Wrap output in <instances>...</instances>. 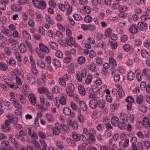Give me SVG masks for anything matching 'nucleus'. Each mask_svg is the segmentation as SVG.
<instances>
[{
	"label": "nucleus",
	"instance_id": "a19ab883",
	"mask_svg": "<svg viewBox=\"0 0 150 150\" xmlns=\"http://www.w3.org/2000/svg\"><path fill=\"white\" fill-rule=\"evenodd\" d=\"M46 20L49 24L53 25L54 24V22L51 20V17L49 15H46L45 16Z\"/></svg>",
	"mask_w": 150,
	"mask_h": 150
},
{
	"label": "nucleus",
	"instance_id": "412c9836",
	"mask_svg": "<svg viewBox=\"0 0 150 150\" xmlns=\"http://www.w3.org/2000/svg\"><path fill=\"white\" fill-rule=\"evenodd\" d=\"M52 63L55 66L57 67H60L61 66L60 61L56 59H53Z\"/></svg>",
	"mask_w": 150,
	"mask_h": 150
},
{
	"label": "nucleus",
	"instance_id": "20e7f679",
	"mask_svg": "<svg viewBox=\"0 0 150 150\" xmlns=\"http://www.w3.org/2000/svg\"><path fill=\"white\" fill-rule=\"evenodd\" d=\"M138 27L140 30L144 31L147 30L148 25L145 23L141 22L139 23Z\"/></svg>",
	"mask_w": 150,
	"mask_h": 150
},
{
	"label": "nucleus",
	"instance_id": "2f4dec72",
	"mask_svg": "<svg viewBox=\"0 0 150 150\" xmlns=\"http://www.w3.org/2000/svg\"><path fill=\"white\" fill-rule=\"evenodd\" d=\"M96 65L95 64L92 62L89 66V69L92 72L96 71Z\"/></svg>",
	"mask_w": 150,
	"mask_h": 150
},
{
	"label": "nucleus",
	"instance_id": "39448f33",
	"mask_svg": "<svg viewBox=\"0 0 150 150\" xmlns=\"http://www.w3.org/2000/svg\"><path fill=\"white\" fill-rule=\"evenodd\" d=\"M129 32L133 34H135L137 33L139 31L137 25L134 24H132L129 28Z\"/></svg>",
	"mask_w": 150,
	"mask_h": 150
},
{
	"label": "nucleus",
	"instance_id": "c9c22d12",
	"mask_svg": "<svg viewBox=\"0 0 150 150\" xmlns=\"http://www.w3.org/2000/svg\"><path fill=\"white\" fill-rule=\"evenodd\" d=\"M87 145L88 144L86 143H83L81 145L78 146V150H85L86 147L87 146Z\"/></svg>",
	"mask_w": 150,
	"mask_h": 150
},
{
	"label": "nucleus",
	"instance_id": "f8f14e48",
	"mask_svg": "<svg viewBox=\"0 0 150 150\" xmlns=\"http://www.w3.org/2000/svg\"><path fill=\"white\" fill-rule=\"evenodd\" d=\"M28 98L31 103L35 105L36 103V98L33 94H30L28 96Z\"/></svg>",
	"mask_w": 150,
	"mask_h": 150
},
{
	"label": "nucleus",
	"instance_id": "e433bc0d",
	"mask_svg": "<svg viewBox=\"0 0 150 150\" xmlns=\"http://www.w3.org/2000/svg\"><path fill=\"white\" fill-rule=\"evenodd\" d=\"M60 103L62 105H64L66 103V97L65 96H63L60 98L59 100Z\"/></svg>",
	"mask_w": 150,
	"mask_h": 150
},
{
	"label": "nucleus",
	"instance_id": "4c0bfd02",
	"mask_svg": "<svg viewBox=\"0 0 150 150\" xmlns=\"http://www.w3.org/2000/svg\"><path fill=\"white\" fill-rule=\"evenodd\" d=\"M50 45L53 50H56L58 48V45L54 42H50Z\"/></svg>",
	"mask_w": 150,
	"mask_h": 150
},
{
	"label": "nucleus",
	"instance_id": "1a4fd4ad",
	"mask_svg": "<svg viewBox=\"0 0 150 150\" xmlns=\"http://www.w3.org/2000/svg\"><path fill=\"white\" fill-rule=\"evenodd\" d=\"M39 47L40 50L42 51L47 54L49 53V50L48 48L43 43H40Z\"/></svg>",
	"mask_w": 150,
	"mask_h": 150
},
{
	"label": "nucleus",
	"instance_id": "a18cd8bd",
	"mask_svg": "<svg viewBox=\"0 0 150 150\" xmlns=\"http://www.w3.org/2000/svg\"><path fill=\"white\" fill-rule=\"evenodd\" d=\"M123 49L125 52H128L130 50V47L129 44H126L123 46Z\"/></svg>",
	"mask_w": 150,
	"mask_h": 150
},
{
	"label": "nucleus",
	"instance_id": "473e14b6",
	"mask_svg": "<svg viewBox=\"0 0 150 150\" xmlns=\"http://www.w3.org/2000/svg\"><path fill=\"white\" fill-rule=\"evenodd\" d=\"M143 100V97L142 95L137 96L136 97V101L137 103L141 104Z\"/></svg>",
	"mask_w": 150,
	"mask_h": 150
},
{
	"label": "nucleus",
	"instance_id": "3c124183",
	"mask_svg": "<svg viewBox=\"0 0 150 150\" xmlns=\"http://www.w3.org/2000/svg\"><path fill=\"white\" fill-rule=\"evenodd\" d=\"M51 127L52 129H55L57 130L60 131L61 129L60 127H61V125H60L58 123H56L55 125V127L53 128L52 126H50Z\"/></svg>",
	"mask_w": 150,
	"mask_h": 150
},
{
	"label": "nucleus",
	"instance_id": "72a5a7b5",
	"mask_svg": "<svg viewBox=\"0 0 150 150\" xmlns=\"http://www.w3.org/2000/svg\"><path fill=\"white\" fill-rule=\"evenodd\" d=\"M37 64L38 66L42 69L45 67V65L44 62H42V60H37Z\"/></svg>",
	"mask_w": 150,
	"mask_h": 150
},
{
	"label": "nucleus",
	"instance_id": "cd10ccee",
	"mask_svg": "<svg viewBox=\"0 0 150 150\" xmlns=\"http://www.w3.org/2000/svg\"><path fill=\"white\" fill-rule=\"evenodd\" d=\"M16 101H14L13 104L14 107L19 110H21L22 109V106L20 105L19 101L18 100Z\"/></svg>",
	"mask_w": 150,
	"mask_h": 150
},
{
	"label": "nucleus",
	"instance_id": "49530a36",
	"mask_svg": "<svg viewBox=\"0 0 150 150\" xmlns=\"http://www.w3.org/2000/svg\"><path fill=\"white\" fill-rule=\"evenodd\" d=\"M62 80H64L65 81L69 80L71 79L70 75L69 74H65L61 78Z\"/></svg>",
	"mask_w": 150,
	"mask_h": 150
},
{
	"label": "nucleus",
	"instance_id": "0eeeda50",
	"mask_svg": "<svg viewBox=\"0 0 150 150\" xmlns=\"http://www.w3.org/2000/svg\"><path fill=\"white\" fill-rule=\"evenodd\" d=\"M6 84L10 88L13 90H17L18 88L17 84L15 83H12L10 82H5Z\"/></svg>",
	"mask_w": 150,
	"mask_h": 150
},
{
	"label": "nucleus",
	"instance_id": "4468645a",
	"mask_svg": "<svg viewBox=\"0 0 150 150\" xmlns=\"http://www.w3.org/2000/svg\"><path fill=\"white\" fill-rule=\"evenodd\" d=\"M119 119L118 117L116 116H114L111 119V121L112 124V125L116 126H117L118 124Z\"/></svg>",
	"mask_w": 150,
	"mask_h": 150
},
{
	"label": "nucleus",
	"instance_id": "603ef678",
	"mask_svg": "<svg viewBox=\"0 0 150 150\" xmlns=\"http://www.w3.org/2000/svg\"><path fill=\"white\" fill-rule=\"evenodd\" d=\"M112 29L108 28L106 30L105 32V35L107 38L109 37L112 33Z\"/></svg>",
	"mask_w": 150,
	"mask_h": 150
},
{
	"label": "nucleus",
	"instance_id": "b1692460",
	"mask_svg": "<svg viewBox=\"0 0 150 150\" xmlns=\"http://www.w3.org/2000/svg\"><path fill=\"white\" fill-rule=\"evenodd\" d=\"M70 38H66L65 39V41L67 45L71 46L72 45V43L71 41H74V39L72 37H69Z\"/></svg>",
	"mask_w": 150,
	"mask_h": 150
},
{
	"label": "nucleus",
	"instance_id": "774afa93",
	"mask_svg": "<svg viewBox=\"0 0 150 150\" xmlns=\"http://www.w3.org/2000/svg\"><path fill=\"white\" fill-rule=\"evenodd\" d=\"M96 27L95 25H88V30L91 31H93L95 30Z\"/></svg>",
	"mask_w": 150,
	"mask_h": 150
},
{
	"label": "nucleus",
	"instance_id": "bb28decb",
	"mask_svg": "<svg viewBox=\"0 0 150 150\" xmlns=\"http://www.w3.org/2000/svg\"><path fill=\"white\" fill-rule=\"evenodd\" d=\"M125 122H119L118 124L119 128L121 129H126V124Z\"/></svg>",
	"mask_w": 150,
	"mask_h": 150
},
{
	"label": "nucleus",
	"instance_id": "6ab92c4d",
	"mask_svg": "<svg viewBox=\"0 0 150 150\" xmlns=\"http://www.w3.org/2000/svg\"><path fill=\"white\" fill-rule=\"evenodd\" d=\"M67 142L70 146L74 148L76 146L75 142L73 139L68 138L67 139Z\"/></svg>",
	"mask_w": 150,
	"mask_h": 150
},
{
	"label": "nucleus",
	"instance_id": "7c9ffc66",
	"mask_svg": "<svg viewBox=\"0 0 150 150\" xmlns=\"http://www.w3.org/2000/svg\"><path fill=\"white\" fill-rule=\"evenodd\" d=\"M92 21V18L89 15H87L84 18V21L86 23H90Z\"/></svg>",
	"mask_w": 150,
	"mask_h": 150
},
{
	"label": "nucleus",
	"instance_id": "de8ad7c7",
	"mask_svg": "<svg viewBox=\"0 0 150 150\" xmlns=\"http://www.w3.org/2000/svg\"><path fill=\"white\" fill-rule=\"evenodd\" d=\"M110 46L113 49H115L117 47V42L111 41L110 42Z\"/></svg>",
	"mask_w": 150,
	"mask_h": 150
},
{
	"label": "nucleus",
	"instance_id": "58836bf2",
	"mask_svg": "<svg viewBox=\"0 0 150 150\" xmlns=\"http://www.w3.org/2000/svg\"><path fill=\"white\" fill-rule=\"evenodd\" d=\"M15 56L17 60L20 62L22 61L21 54L18 52H16L15 53Z\"/></svg>",
	"mask_w": 150,
	"mask_h": 150
},
{
	"label": "nucleus",
	"instance_id": "c756f323",
	"mask_svg": "<svg viewBox=\"0 0 150 150\" xmlns=\"http://www.w3.org/2000/svg\"><path fill=\"white\" fill-rule=\"evenodd\" d=\"M66 6L65 9H66L67 10V14H70L72 11V8L69 5L67 2H66V6Z\"/></svg>",
	"mask_w": 150,
	"mask_h": 150
},
{
	"label": "nucleus",
	"instance_id": "f03ea898",
	"mask_svg": "<svg viewBox=\"0 0 150 150\" xmlns=\"http://www.w3.org/2000/svg\"><path fill=\"white\" fill-rule=\"evenodd\" d=\"M86 70L85 69H83L81 72L77 73L76 79L78 81L81 82L82 81V78L86 77Z\"/></svg>",
	"mask_w": 150,
	"mask_h": 150
},
{
	"label": "nucleus",
	"instance_id": "393cba45",
	"mask_svg": "<svg viewBox=\"0 0 150 150\" xmlns=\"http://www.w3.org/2000/svg\"><path fill=\"white\" fill-rule=\"evenodd\" d=\"M77 61L79 64H83L85 62L86 59L83 56H80L78 58Z\"/></svg>",
	"mask_w": 150,
	"mask_h": 150
},
{
	"label": "nucleus",
	"instance_id": "4be33fe9",
	"mask_svg": "<svg viewBox=\"0 0 150 150\" xmlns=\"http://www.w3.org/2000/svg\"><path fill=\"white\" fill-rule=\"evenodd\" d=\"M78 89L80 94L81 95L83 96L85 95L86 93L85 89L83 86H78Z\"/></svg>",
	"mask_w": 150,
	"mask_h": 150
},
{
	"label": "nucleus",
	"instance_id": "9b49d317",
	"mask_svg": "<svg viewBox=\"0 0 150 150\" xmlns=\"http://www.w3.org/2000/svg\"><path fill=\"white\" fill-rule=\"evenodd\" d=\"M143 125L146 128L150 127V123L149 119L147 117H145L143 119Z\"/></svg>",
	"mask_w": 150,
	"mask_h": 150
},
{
	"label": "nucleus",
	"instance_id": "c85d7f7f",
	"mask_svg": "<svg viewBox=\"0 0 150 150\" xmlns=\"http://www.w3.org/2000/svg\"><path fill=\"white\" fill-rule=\"evenodd\" d=\"M22 34L23 36L26 39L30 40L31 39V37L30 34L27 31H23Z\"/></svg>",
	"mask_w": 150,
	"mask_h": 150
},
{
	"label": "nucleus",
	"instance_id": "dca6fc26",
	"mask_svg": "<svg viewBox=\"0 0 150 150\" xmlns=\"http://www.w3.org/2000/svg\"><path fill=\"white\" fill-rule=\"evenodd\" d=\"M120 120L123 121L124 122H127L128 120V117L127 114L121 113L120 114Z\"/></svg>",
	"mask_w": 150,
	"mask_h": 150
},
{
	"label": "nucleus",
	"instance_id": "5fc2aeb1",
	"mask_svg": "<svg viewBox=\"0 0 150 150\" xmlns=\"http://www.w3.org/2000/svg\"><path fill=\"white\" fill-rule=\"evenodd\" d=\"M9 64L12 66L15 67L16 65V62L12 58H11L9 61Z\"/></svg>",
	"mask_w": 150,
	"mask_h": 150
},
{
	"label": "nucleus",
	"instance_id": "ddd939ff",
	"mask_svg": "<svg viewBox=\"0 0 150 150\" xmlns=\"http://www.w3.org/2000/svg\"><path fill=\"white\" fill-rule=\"evenodd\" d=\"M37 8L44 9L46 8L47 5L46 2L43 0L40 1Z\"/></svg>",
	"mask_w": 150,
	"mask_h": 150
},
{
	"label": "nucleus",
	"instance_id": "9d476101",
	"mask_svg": "<svg viewBox=\"0 0 150 150\" xmlns=\"http://www.w3.org/2000/svg\"><path fill=\"white\" fill-rule=\"evenodd\" d=\"M105 102L103 100H99L98 101V107L101 109H104L105 110V112L107 113L108 110H106V108H105Z\"/></svg>",
	"mask_w": 150,
	"mask_h": 150
},
{
	"label": "nucleus",
	"instance_id": "09e8293b",
	"mask_svg": "<svg viewBox=\"0 0 150 150\" xmlns=\"http://www.w3.org/2000/svg\"><path fill=\"white\" fill-rule=\"evenodd\" d=\"M92 79V77L91 75H88L86 80L85 83L86 84H89L91 82Z\"/></svg>",
	"mask_w": 150,
	"mask_h": 150
},
{
	"label": "nucleus",
	"instance_id": "79ce46f5",
	"mask_svg": "<svg viewBox=\"0 0 150 150\" xmlns=\"http://www.w3.org/2000/svg\"><path fill=\"white\" fill-rule=\"evenodd\" d=\"M119 106V104L116 103L111 105L110 106L111 111L114 112L115 109H117L118 108Z\"/></svg>",
	"mask_w": 150,
	"mask_h": 150
},
{
	"label": "nucleus",
	"instance_id": "f3484780",
	"mask_svg": "<svg viewBox=\"0 0 150 150\" xmlns=\"http://www.w3.org/2000/svg\"><path fill=\"white\" fill-rule=\"evenodd\" d=\"M135 75L134 73L132 71H130L129 72L127 76V79L130 81H131L134 80L135 78Z\"/></svg>",
	"mask_w": 150,
	"mask_h": 150
},
{
	"label": "nucleus",
	"instance_id": "ea45409f",
	"mask_svg": "<svg viewBox=\"0 0 150 150\" xmlns=\"http://www.w3.org/2000/svg\"><path fill=\"white\" fill-rule=\"evenodd\" d=\"M46 116L47 120L50 122H52L54 121V117L50 114H46Z\"/></svg>",
	"mask_w": 150,
	"mask_h": 150
},
{
	"label": "nucleus",
	"instance_id": "e2e57ef3",
	"mask_svg": "<svg viewBox=\"0 0 150 150\" xmlns=\"http://www.w3.org/2000/svg\"><path fill=\"white\" fill-rule=\"evenodd\" d=\"M144 45L145 47L149 48L150 47V40H147L144 43Z\"/></svg>",
	"mask_w": 150,
	"mask_h": 150
},
{
	"label": "nucleus",
	"instance_id": "864d4df0",
	"mask_svg": "<svg viewBox=\"0 0 150 150\" xmlns=\"http://www.w3.org/2000/svg\"><path fill=\"white\" fill-rule=\"evenodd\" d=\"M65 81L64 80H62V78H59V83L64 87H66L67 86L66 83L65 82Z\"/></svg>",
	"mask_w": 150,
	"mask_h": 150
},
{
	"label": "nucleus",
	"instance_id": "6e6d98bb",
	"mask_svg": "<svg viewBox=\"0 0 150 150\" xmlns=\"http://www.w3.org/2000/svg\"><path fill=\"white\" fill-rule=\"evenodd\" d=\"M8 126H6L3 125L1 127L2 130L4 132H8L11 130L10 127H8Z\"/></svg>",
	"mask_w": 150,
	"mask_h": 150
},
{
	"label": "nucleus",
	"instance_id": "7ed1b4c3",
	"mask_svg": "<svg viewBox=\"0 0 150 150\" xmlns=\"http://www.w3.org/2000/svg\"><path fill=\"white\" fill-rule=\"evenodd\" d=\"M63 112L64 114L66 115H70V117L73 118L74 117V113L71 112V109L68 107L64 108L63 110Z\"/></svg>",
	"mask_w": 150,
	"mask_h": 150
},
{
	"label": "nucleus",
	"instance_id": "69168bd1",
	"mask_svg": "<svg viewBox=\"0 0 150 150\" xmlns=\"http://www.w3.org/2000/svg\"><path fill=\"white\" fill-rule=\"evenodd\" d=\"M96 128L98 131H101L104 129V126L102 124H100L97 126Z\"/></svg>",
	"mask_w": 150,
	"mask_h": 150
},
{
	"label": "nucleus",
	"instance_id": "a878e982",
	"mask_svg": "<svg viewBox=\"0 0 150 150\" xmlns=\"http://www.w3.org/2000/svg\"><path fill=\"white\" fill-rule=\"evenodd\" d=\"M141 54L143 58H148L150 55L146 50H142L141 51Z\"/></svg>",
	"mask_w": 150,
	"mask_h": 150
},
{
	"label": "nucleus",
	"instance_id": "423d86ee",
	"mask_svg": "<svg viewBox=\"0 0 150 150\" xmlns=\"http://www.w3.org/2000/svg\"><path fill=\"white\" fill-rule=\"evenodd\" d=\"M132 148L133 150H143V146L142 143L138 142L137 146L135 144H133L132 146Z\"/></svg>",
	"mask_w": 150,
	"mask_h": 150
},
{
	"label": "nucleus",
	"instance_id": "c03bdc74",
	"mask_svg": "<svg viewBox=\"0 0 150 150\" xmlns=\"http://www.w3.org/2000/svg\"><path fill=\"white\" fill-rule=\"evenodd\" d=\"M126 102L128 103H134L135 101L133 97L130 96H128L126 100Z\"/></svg>",
	"mask_w": 150,
	"mask_h": 150
},
{
	"label": "nucleus",
	"instance_id": "aec40b11",
	"mask_svg": "<svg viewBox=\"0 0 150 150\" xmlns=\"http://www.w3.org/2000/svg\"><path fill=\"white\" fill-rule=\"evenodd\" d=\"M80 108L83 111H86L87 110V105L83 101H82L80 102Z\"/></svg>",
	"mask_w": 150,
	"mask_h": 150
},
{
	"label": "nucleus",
	"instance_id": "338daca9",
	"mask_svg": "<svg viewBox=\"0 0 150 150\" xmlns=\"http://www.w3.org/2000/svg\"><path fill=\"white\" fill-rule=\"evenodd\" d=\"M78 123L76 121H74L73 122V124L72 125V127L74 130H77L78 127Z\"/></svg>",
	"mask_w": 150,
	"mask_h": 150
},
{
	"label": "nucleus",
	"instance_id": "a211bd4d",
	"mask_svg": "<svg viewBox=\"0 0 150 150\" xmlns=\"http://www.w3.org/2000/svg\"><path fill=\"white\" fill-rule=\"evenodd\" d=\"M18 49L22 53H25L26 50L25 45L23 43H21L20 44L18 47Z\"/></svg>",
	"mask_w": 150,
	"mask_h": 150
},
{
	"label": "nucleus",
	"instance_id": "13d9d810",
	"mask_svg": "<svg viewBox=\"0 0 150 150\" xmlns=\"http://www.w3.org/2000/svg\"><path fill=\"white\" fill-rule=\"evenodd\" d=\"M18 118L16 117L13 116V117L11 119V120L10 121V122L12 123L16 124L18 122Z\"/></svg>",
	"mask_w": 150,
	"mask_h": 150
},
{
	"label": "nucleus",
	"instance_id": "0e129e2a",
	"mask_svg": "<svg viewBox=\"0 0 150 150\" xmlns=\"http://www.w3.org/2000/svg\"><path fill=\"white\" fill-rule=\"evenodd\" d=\"M55 55L57 57L59 58H62L63 57V54L62 52L60 51H58L55 53Z\"/></svg>",
	"mask_w": 150,
	"mask_h": 150
},
{
	"label": "nucleus",
	"instance_id": "8fccbe9b",
	"mask_svg": "<svg viewBox=\"0 0 150 150\" xmlns=\"http://www.w3.org/2000/svg\"><path fill=\"white\" fill-rule=\"evenodd\" d=\"M48 90L46 88L44 87H42L38 88V92L41 93H47Z\"/></svg>",
	"mask_w": 150,
	"mask_h": 150
},
{
	"label": "nucleus",
	"instance_id": "bf43d9fd",
	"mask_svg": "<svg viewBox=\"0 0 150 150\" xmlns=\"http://www.w3.org/2000/svg\"><path fill=\"white\" fill-rule=\"evenodd\" d=\"M57 147L59 148L60 149H63L64 148V146L61 141H57Z\"/></svg>",
	"mask_w": 150,
	"mask_h": 150
},
{
	"label": "nucleus",
	"instance_id": "6e6552de",
	"mask_svg": "<svg viewBox=\"0 0 150 150\" xmlns=\"http://www.w3.org/2000/svg\"><path fill=\"white\" fill-rule=\"evenodd\" d=\"M90 107L93 109H96L98 106V101L96 99H93L90 101Z\"/></svg>",
	"mask_w": 150,
	"mask_h": 150
},
{
	"label": "nucleus",
	"instance_id": "37998d69",
	"mask_svg": "<svg viewBox=\"0 0 150 150\" xmlns=\"http://www.w3.org/2000/svg\"><path fill=\"white\" fill-rule=\"evenodd\" d=\"M73 17L75 20L77 21H80L82 19V17L79 14H74L73 15Z\"/></svg>",
	"mask_w": 150,
	"mask_h": 150
},
{
	"label": "nucleus",
	"instance_id": "5701e85b",
	"mask_svg": "<svg viewBox=\"0 0 150 150\" xmlns=\"http://www.w3.org/2000/svg\"><path fill=\"white\" fill-rule=\"evenodd\" d=\"M72 137L74 140L76 142H78L80 140V135L76 132L72 133Z\"/></svg>",
	"mask_w": 150,
	"mask_h": 150
},
{
	"label": "nucleus",
	"instance_id": "4d7b16f0",
	"mask_svg": "<svg viewBox=\"0 0 150 150\" xmlns=\"http://www.w3.org/2000/svg\"><path fill=\"white\" fill-rule=\"evenodd\" d=\"M140 110L144 113H146L147 110V107L143 105H141L140 106Z\"/></svg>",
	"mask_w": 150,
	"mask_h": 150
},
{
	"label": "nucleus",
	"instance_id": "f704fd0d",
	"mask_svg": "<svg viewBox=\"0 0 150 150\" xmlns=\"http://www.w3.org/2000/svg\"><path fill=\"white\" fill-rule=\"evenodd\" d=\"M109 62L110 65L112 67H114L117 65L116 62L113 58H110Z\"/></svg>",
	"mask_w": 150,
	"mask_h": 150
},
{
	"label": "nucleus",
	"instance_id": "680f3d73",
	"mask_svg": "<svg viewBox=\"0 0 150 150\" xmlns=\"http://www.w3.org/2000/svg\"><path fill=\"white\" fill-rule=\"evenodd\" d=\"M36 15L37 20L41 22L42 19L43 18V16L41 14L38 13L36 14Z\"/></svg>",
	"mask_w": 150,
	"mask_h": 150
},
{
	"label": "nucleus",
	"instance_id": "f257e3e1",
	"mask_svg": "<svg viewBox=\"0 0 150 150\" xmlns=\"http://www.w3.org/2000/svg\"><path fill=\"white\" fill-rule=\"evenodd\" d=\"M74 86L72 83H68L66 89V92L67 95L70 97H73L74 96Z\"/></svg>",
	"mask_w": 150,
	"mask_h": 150
},
{
	"label": "nucleus",
	"instance_id": "052dcab7",
	"mask_svg": "<svg viewBox=\"0 0 150 150\" xmlns=\"http://www.w3.org/2000/svg\"><path fill=\"white\" fill-rule=\"evenodd\" d=\"M6 4L4 3L2 1H0V9L1 10H4L6 8Z\"/></svg>",
	"mask_w": 150,
	"mask_h": 150
},
{
	"label": "nucleus",
	"instance_id": "2eb2a0df",
	"mask_svg": "<svg viewBox=\"0 0 150 150\" xmlns=\"http://www.w3.org/2000/svg\"><path fill=\"white\" fill-rule=\"evenodd\" d=\"M8 69V65L6 63L0 62V70L2 71H6Z\"/></svg>",
	"mask_w": 150,
	"mask_h": 150
}]
</instances>
